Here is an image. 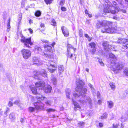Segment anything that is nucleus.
I'll return each mask as SVG.
<instances>
[{
    "label": "nucleus",
    "instance_id": "obj_1",
    "mask_svg": "<svg viewBox=\"0 0 128 128\" xmlns=\"http://www.w3.org/2000/svg\"><path fill=\"white\" fill-rule=\"evenodd\" d=\"M84 84V82L82 80H79L76 84V90L77 93L73 94L72 98L73 103L74 106V109L76 111L77 110V108L80 109V107L75 100L78 101L82 104L86 103V101L90 104L92 103V101L90 97H86V100L85 99L86 96L84 94L86 93L87 89L86 88L83 87Z\"/></svg>",
    "mask_w": 128,
    "mask_h": 128
},
{
    "label": "nucleus",
    "instance_id": "obj_2",
    "mask_svg": "<svg viewBox=\"0 0 128 128\" xmlns=\"http://www.w3.org/2000/svg\"><path fill=\"white\" fill-rule=\"evenodd\" d=\"M110 22L106 20L102 21H98L96 24V26L98 28H99L102 26L104 27L101 30V32L102 33H113L117 30V28L110 26Z\"/></svg>",
    "mask_w": 128,
    "mask_h": 128
},
{
    "label": "nucleus",
    "instance_id": "obj_3",
    "mask_svg": "<svg viewBox=\"0 0 128 128\" xmlns=\"http://www.w3.org/2000/svg\"><path fill=\"white\" fill-rule=\"evenodd\" d=\"M116 56L114 55L112 53L109 54L108 60L112 64L114 65L111 69L115 73H117L118 72V70L122 69L124 65L123 63H116Z\"/></svg>",
    "mask_w": 128,
    "mask_h": 128
},
{
    "label": "nucleus",
    "instance_id": "obj_4",
    "mask_svg": "<svg viewBox=\"0 0 128 128\" xmlns=\"http://www.w3.org/2000/svg\"><path fill=\"white\" fill-rule=\"evenodd\" d=\"M36 98L38 100V102H34V105L35 106L37 110H42L44 109V106L42 104L40 103L41 101L45 100L44 102L47 105L51 106L52 104V101L50 100H46V98L40 94H37Z\"/></svg>",
    "mask_w": 128,
    "mask_h": 128
},
{
    "label": "nucleus",
    "instance_id": "obj_5",
    "mask_svg": "<svg viewBox=\"0 0 128 128\" xmlns=\"http://www.w3.org/2000/svg\"><path fill=\"white\" fill-rule=\"evenodd\" d=\"M106 1L104 4V12L111 13L112 14H114L119 11V8L116 6L117 4L116 2H113L112 5L110 6L108 4V0Z\"/></svg>",
    "mask_w": 128,
    "mask_h": 128
},
{
    "label": "nucleus",
    "instance_id": "obj_6",
    "mask_svg": "<svg viewBox=\"0 0 128 128\" xmlns=\"http://www.w3.org/2000/svg\"><path fill=\"white\" fill-rule=\"evenodd\" d=\"M35 48V50L38 51V52L42 55L48 57L50 58H53L52 53L54 51V48Z\"/></svg>",
    "mask_w": 128,
    "mask_h": 128
},
{
    "label": "nucleus",
    "instance_id": "obj_7",
    "mask_svg": "<svg viewBox=\"0 0 128 128\" xmlns=\"http://www.w3.org/2000/svg\"><path fill=\"white\" fill-rule=\"evenodd\" d=\"M35 85L38 89L39 90H44L46 93L50 92L52 90V87L49 85L46 86L44 88L45 83L42 80L36 83Z\"/></svg>",
    "mask_w": 128,
    "mask_h": 128
},
{
    "label": "nucleus",
    "instance_id": "obj_8",
    "mask_svg": "<svg viewBox=\"0 0 128 128\" xmlns=\"http://www.w3.org/2000/svg\"><path fill=\"white\" fill-rule=\"evenodd\" d=\"M24 58L25 59H28L31 56V52L28 49L24 48L21 52Z\"/></svg>",
    "mask_w": 128,
    "mask_h": 128
},
{
    "label": "nucleus",
    "instance_id": "obj_9",
    "mask_svg": "<svg viewBox=\"0 0 128 128\" xmlns=\"http://www.w3.org/2000/svg\"><path fill=\"white\" fill-rule=\"evenodd\" d=\"M21 42L24 44V45L26 46V47H30L29 45L28 44H30V45H32L33 44L31 42V38H26L25 37H22L20 39Z\"/></svg>",
    "mask_w": 128,
    "mask_h": 128
},
{
    "label": "nucleus",
    "instance_id": "obj_10",
    "mask_svg": "<svg viewBox=\"0 0 128 128\" xmlns=\"http://www.w3.org/2000/svg\"><path fill=\"white\" fill-rule=\"evenodd\" d=\"M34 74L36 76H38L40 75H41L44 77H46L47 76L46 72L44 70H42L40 71L34 72Z\"/></svg>",
    "mask_w": 128,
    "mask_h": 128
},
{
    "label": "nucleus",
    "instance_id": "obj_11",
    "mask_svg": "<svg viewBox=\"0 0 128 128\" xmlns=\"http://www.w3.org/2000/svg\"><path fill=\"white\" fill-rule=\"evenodd\" d=\"M52 62L49 60L47 61V62H46V65L48 66H49L48 68V71L51 73H53L54 72L55 70H56L55 69L52 68L51 67V66H52V68L54 67V66L52 64Z\"/></svg>",
    "mask_w": 128,
    "mask_h": 128
},
{
    "label": "nucleus",
    "instance_id": "obj_12",
    "mask_svg": "<svg viewBox=\"0 0 128 128\" xmlns=\"http://www.w3.org/2000/svg\"><path fill=\"white\" fill-rule=\"evenodd\" d=\"M110 48H103V50L105 52H103V50H100V48H99L100 50H98V54L99 55H102L103 56H106L107 57V55H108V52H107V51H108V50Z\"/></svg>",
    "mask_w": 128,
    "mask_h": 128
},
{
    "label": "nucleus",
    "instance_id": "obj_13",
    "mask_svg": "<svg viewBox=\"0 0 128 128\" xmlns=\"http://www.w3.org/2000/svg\"><path fill=\"white\" fill-rule=\"evenodd\" d=\"M119 120L122 122L128 121V110L122 115V117Z\"/></svg>",
    "mask_w": 128,
    "mask_h": 128
},
{
    "label": "nucleus",
    "instance_id": "obj_14",
    "mask_svg": "<svg viewBox=\"0 0 128 128\" xmlns=\"http://www.w3.org/2000/svg\"><path fill=\"white\" fill-rule=\"evenodd\" d=\"M58 69L59 75L60 76L62 77L61 74L63 73L64 71V67L62 65H59L58 66Z\"/></svg>",
    "mask_w": 128,
    "mask_h": 128
},
{
    "label": "nucleus",
    "instance_id": "obj_15",
    "mask_svg": "<svg viewBox=\"0 0 128 128\" xmlns=\"http://www.w3.org/2000/svg\"><path fill=\"white\" fill-rule=\"evenodd\" d=\"M50 81L54 85H56L57 82V80L56 78L52 74L51 77L50 78Z\"/></svg>",
    "mask_w": 128,
    "mask_h": 128
},
{
    "label": "nucleus",
    "instance_id": "obj_16",
    "mask_svg": "<svg viewBox=\"0 0 128 128\" xmlns=\"http://www.w3.org/2000/svg\"><path fill=\"white\" fill-rule=\"evenodd\" d=\"M117 42L122 44L124 46V44H128V40L127 39H122L121 40H120L119 41H118Z\"/></svg>",
    "mask_w": 128,
    "mask_h": 128
},
{
    "label": "nucleus",
    "instance_id": "obj_17",
    "mask_svg": "<svg viewBox=\"0 0 128 128\" xmlns=\"http://www.w3.org/2000/svg\"><path fill=\"white\" fill-rule=\"evenodd\" d=\"M102 45L104 47L110 48L112 47V46L110 45L108 42L106 41H104L102 43Z\"/></svg>",
    "mask_w": 128,
    "mask_h": 128
},
{
    "label": "nucleus",
    "instance_id": "obj_18",
    "mask_svg": "<svg viewBox=\"0 0 128 128\" xmlns=\"http://www.w3.org/2000/svg\"><path fill=\"white\" fill-rule=\"evenodd\" d=\"M30 88L32 93L34 94H37V91L36 89L34 86H30Z\"/></svg>",
    "mask_w": 128,
    "mask_h": 128
},
{
    "label": "nucleus",
    "instance_id": "obj_19",
    "mask_svg": "<svg viewBox=\"0 0 128 128\" xmlns=\"http://www.w3.org/2000/svg\"><path fill=\"white\" fill-rule=\"evenodd\" d=\"M70 48H67V56L70 58L71 59L74 60V59L72 58L73 55L72 54L70 53Z\"/></svg>",
    "mask_w": 128,
    "mask_h": 128
},
{
    "label": "nucleus",
    "instance_id": "obj_20",
    "mask_svg": "<svg viewBox=\"0 0 128 128\" xmlns=\"http://www.w3.org/2000/svg\"><path fill=\"white\" fill-rule=\"evenodd\" d=\"M71 91L69 89L67 88L66 90V94L67 97L68 98H70V94Z\"/></svg>",
    "mask_w": 128,
    "mask_h": 128
},
{
    "label": "nucleus",
    "instance_id": "obj_21",
    "mask_svg": "<svg viewBox=\"0 0 128 128\" xmlns=\"http://www.w3.org/2000/svg\"><path fill=\"white\" fill-rule=\"evenodd\" d=\"M9 117L10 119L12 120H14L16 118L15 114L13 112L11 113L9 115Z\"/></svg>",
    "mask_w": 128,
    "mask_h": 128
},
{
    "label": "nucleus",
    "instance_id": "obj_22",
    "mask_svg": "<svg viewBox=\"0 0 128 128\" xmlns=\"http://www.w3.org/2000/svg\"><path fill=\"white\" fill-rule=\"evenodd\" d=\"M107 103L108 105V107L109 108H112L114 106L113 102L111 101H107Z\"/></svg>",
    "mask_w": 128,
    "mask_h": 128
},
{
    "label": "nucleus",
    "instance_id": "obj_23",
    "mask_svg": "<svg viewBox=\"0 0 128 128\" xmlns=\"http://www.w3.org/2000/svg\"><path fill=\"white\" fill-rule=\"evenodd\" d=\"M33 61L34 64H37L39 63V59L36 57H34L33 58Z\"/></svg>",
    "mask_w": 128,
    "mask_h": 128
},
{
    "label": "nucleus",
    "instance_id": "obj_24",
    "mask_svg": "<svg viewBox=\"0 0 128 128\" xmlns=\"http://www.w3.org/2000/svg\"><path fill=\"white\" fill-rule=\"evenodd\" d=\"M64 26H62L61 27V29L62 32V33L64 34V35L65 36H67L68 35L69 33L68 32H65L64 30Z\"/></svg>",
    "mask_w": 128,
    "mask_h": 128
},
{
    "label": "nucleus",
    "instance_id": "obj_25",
    "mask_svg": "<svg viewBox=\"0 0 128 128\" xmlns=\"http://www.w3.org/2000/svg\"><path fill=\"white\" fill-rule=\"evenodd\" d=\"M108 114L106 113H104L100 118L102 119H104L107 118Z\"/></svg>",
    "mask_w": 128,
    "mask_h": 128
},
{
    "label": "nucleus",
    "instance_id": "obj_26",
    "mask_svg": "<svg viewBox=\"0 0 128 128\" xmlns=\"http://www.w3.org/2000/svg\"><path fill=\"white\" fill-rule=\"evenodd\" d=\"M13 104H16L18 106H20L21 104V103H20V100H16L14 101V102Z\"/></svg>",
    "mask_w": 128,
    "mask_h": 128
},
{
    "label": "nucleus",
    "instance_id": "obj_27",
    "mask_svg": "<svg viewBox=\"0 0 128 128\" xmlns=\"http://www.w3.org/2000/svg\"><path fill=\"white\" fill-rule=\"evenodd\" d=\"M88 86L91 89L92 92L94 93H95V90L93 87V86L90 84H88Z\"/></svg>",
    "mask_w": 128,
    "mask_h": 128
},
{
    "label": "nucleus",
    "instance_id": "obj_28",
    "mask_svg": "<svg viewBox=\"0 0 128 128\" xmlns=\"http://www.w3.org/2000/svg\"><path fill=\"white\" fill-rule=\"evenodd\" d=\"M123 72L125 75L128 76V68H126L124 69V70Z\"/></svg>",
    "mask_w": 128,
    "mask_h": 128
},
{
    "label": "nucleus",
    "instance_id": "obj_29",
    "mask_svg": "<svg viewBox=\"0 0 128 128\" xmlns=\"http://www.w3.org/2000/svg\"><path fill=\"white\" fill-rule=\"evenodd\" d=\"M55 110L50 108L47 109L46 110V111L47 112H53Z\"/></svg>",
    "mask_w": 128,
    "mask_h": 128
},
{
    "label": "nucleus",
    "instance_id": "obj_30",
    "mask_svg": "<svg viewBox=\"0 0 128 128\" xmlns=\"http://www.w3.org/2000/svg\"><path fill=\"white\" fill-rule=\"evenodd\" d=\"M41 14V13L40 11H37L35 12V14L36 16L38 17L40 16Z\"/></svg>",
    "mask_w": 128,
    "mask_h": 128
},
{
    "label": "nucleus",
    "instance_id": "obj_31",
    "mask_svg": "<svg viewBox=\"0 0 128 128\" xmlns=\"http://www.w3.org/2000/svg\"><path fill=\"white\" fill-rule=\"evenodd\" d=\"M28 109L29 111L30 112H34L35 110V108H34L32 107H29Z\"/></svg>",
    "mask_w": 128,
    "mask_h": 128
},
{
    "label": "nucleus",
    "instance_id": "obj_32",
    "mask_svg": "<svg viewBox=\"0 0 128 128\" xmlns=\"http://www.w3.org/2000/svg\"><path fill=\"white\" fill-rule=\"evenodd\" d=\"M44 1L46 4H48L52 3L53 0H44Z\"/></svg>",
    "mask_w": 128,
    "mask_h": 128
},
{
    "label": "nucleus",
    "instance_id": "obj_33",
    "mask_svg": "<svg viewBox=\"0 0 128 128\" xmlns=\"http://www.w3.org/2000/svg\"><path fill=\"white\" fill-rule=\"evenodd\" d=\"M89 45L91 46V47L92 48H94L96 46L95 43L94 42H92L90 43Z\"/></svg>",
    "mask_w": 128,
    "mask_h": 128
},
{
    "label": "nucleus",
    "instance_id": "obj_34",
    "mask_svg": "<svg viewBox=\"0 0 128 128\" xmlns=\"http://www.w3.org/2000/svg\"><path fill=\"white\" fill-rule=\"evenodd\" d=\"M110 85L112 89H113L115 88V86L114 83H110Z\"/></svg>",
    "mask_w": 128,
    "mask_h": 128
},
{
    "label": "nucleus",
    "instance_id": "obj_35",
    "mask_svg": "<svg viewBox=\"0 0 128 128\" xmlns=\"http://www.w3.org/2000/svg\"><path fill=\"white\" fill-rule=\"evenodd\" d=\"M85 124V123L84 122H80L78 123V125L80 127H81L83 126Z\"/></svg>",
    "mask_w": 128,
    "mask_h": 128
},
{
    "label": "nucleus",
    "instance_id": "obj_36",
    "mask_svg": "<svg viewBox=\"0 0 128 128\" xmlns=\"http://www.w3.org/2000/svg\"><path fill=\"white\" fill-rule=\"evenodd\" d=\"M55 42H54L52 44H48L46 45L45 47H50L51 48H52V47H53L54 45H55Z\"/></svg>",
    "mask_w": 128,
    "mask_h": 128
},
{
    "label": "nucleus",
    "instance_id": "obj_37",
    "mask_svg": "<svg viewBox=\"0 0 128 128\" xmlns=\"http://www.w3.org/2000/svg\"><path fill=\"white\" fill-rule=\"evenodd\" d=\"M10 111V110L9 109V108H6V111L4 112V114L5 115H6V116H7V114Z\"/></svg>",
    "mask_w": 128,
    "mask_h": 128
},
{
    "label": "nucleus",
    "instance_id": "obj_38",
    "mask_svg": "<svg viewBox=\"0 0 128 128\" xmlns=\"http://www.w3.org/2000/svg\"><path fill=\"white\" fill-rule=\"evenodd\" d=\"M96 48H92V50H90V52L92 54H94L96 52Z\"/></svg>",
    "mask_w": 128,
    "mask_h": 128
},
{
    "label": "nucleus",
    "instance_id": "obj_39",
    "mask_svg": "<svg viewBox=\"0 0 128 128\" xmlns=\"http://www.w3.org/2000/svg\"><path fill=\"white\" fill-rule=\"evenodd\" d=\"M51 24L54 26H56V22H55V20L54 19H53L52 20V22L51 23Z\"/></svg>",
    "mask_w": 128,
    "mask_h": 128
},
{
    "label": "nucleus",
    "instance_id": "obj_40",
    "mask_svg": "<svg viewBox=\"0 0 128 128\" xmlns=\"http://www.w3.org/2000/svg\"><path fill=\"white\" fill-rule=\"evenodd\" d=\"M98 62L102 66H104V64L102 61V60L101 59H99L98 60Z\"/></svg>",
    "mask_w": 128,
    "mask_h": 128
},
{
    "label": "nucleus",
    "instance_id": "obj_41",
    "mask_svg": "<svg viewBox=\"0 0 128 128\" xmlns=\"http://www.w3.org/2000/svg\"><path fill=\"white\" fill-rule=\"evenodd\" d=\"M64 3V0H60V4L61 6H62Z\"/></svg>",
    "mask_w": 128,
    "mask_h": 128
},
{
    "label": "nucleus",
    "instance_id": "obj_42",
    "mask_svg": "<svg viewBox=\"0 0 128 128\" xmlns=\"http://www.w3.org/2000/svg\"><path fill=\"white\" fill-rule=\"evenodd\" d=\"M13 103L11 101H10L8 103V105L9 106H13Z\"/></svg>",
    "mask_w": 128,
    "mask_h": 128
},
{
    "label": "nucleus",
    "instance_id": "obj_43",
    "mask_svg": "<svg viewBox=\"0 0 128 128\" xmlns=\"http://www.w3.org/2000/svg\"><path fill=\"white\" fill-rule=\"evenodd\" d=\"M61 9V10L63 11H65L66 10V8L64 7H62Z\"/></svg>",
    "mask_w": 128,
    "mask_h": 128
},
{
    "label": "nucleus",
    "instance_id": "obj_44",
    "mask_svg": "<svg viewBox=\"0 0 128 128\" xmlns=\"http://www.w3.org/2000/svg\"><path fill=\"white\" fill-rule=\"evenodd\" d=\"M10 24H7V29H8V32L9 31V30H8V29H10Z\"/></svg>",
    "mask_w": 128,
    "mask_h": 128
},
{
    "label": "nucleus",
    "instance_id": "obj_45",
    "mask_svg": "<svg viewBox=\"0 0 128 128\" xmlns=\"http://www.w3.org/2000/svg\"><path fill=\"white\" fill-rule=\"evenodd\" d=\"M103 125L102 123H99L98 126L100 128L102 127L103 126Z\"/></svg>",
    "mask_w": 128,
    "mask_h": 128
},
{
    "label": "nucleus",
    "instance_id": "obj_46",
    "mask_svg": "<svg viewBox=\"0 0 128 128\" xmlns=\"http://www.w3.org/2000/svg\"><path fill=\"white\" fill-rule=\"evenodd\" d=\"M118 125L116 124L114 125V124H113V128H118Z\"/></svg>",
    "mask_w": 128,
    "mask_h": 128
},
{
    "label": "nucleus",
    "instance_id": "obj_47",
    "mask_svg": "<svg viewBox=\"0 0 128 128\" xmlns=\"http://www.w3.org/2000/svg\"><path fill=\"white\" fill-rule=\"evenodd\" d=\"M100 94L99 92L98 91L97 92V96L98 98H99L100 97Z\"/></svg>",
    "mask_w": 128,
    "mask_h": 128
},
{
    "label": "nucleus",
    "instance_id": "obj_48",
    "mask_svg": "<svg viewBox=\"0 0 128 128\" xmlns=\"http://www.w3.org/2000/svg\"><path fill=\"white\" fill-rule=\"evenodd\" d=\"M20 121L22 123H23L24 122V120L23 118H21L20 120Z\"/></svg>",
    "mask_w": 128,
    "mask_h": 128
},
{
    "label": "nucleus",
    "instance_id": "obj_49",
    "mask_svg": "<svg viewBox=\"0 0 128 128\" xmlns=\"http://www.w3.org/2000/svg\"><path fill=\"white\" fill-rule=\"evenodd\" d=\"M67 47L68 48H70L72 47V46L69 44H68L67 45Z\"/></svg>",
    "mask_w": 128,
    "mask_h": 128
},
{
    "label": "nucleus",
    "instance_id": "obj_50",
    "mask_svg": "<svg viewBox=\"0 0 128 128\" xmlns=\"http://www.w3.org/2000/svg\"><path fill=\"white\" fill-rule=\"evenodd\" d=\"M84 36L86 38H89V36H88V34H84Z\"/></svg>",
    "mask_w": 128,
    "mask_h": 128
},
{
    "label": "nucleus",
    "instance_id": "obj_51",
    "mask_svg": "<svg viewBox=\"0 0 128 128\" xmlns=\"http://www.w3.org/2000/svg\"><path fill=\"white\" fill-rule=\"evenodd\" d=\"M24 87V86L23 85H21L20 86V88L22 90H23Z\"/></svg>",
    "mask_w": 128,
    "mask_h": 128
},
{
    "label": "nucleus",
    "instance_id": "obj_52",
    "mask_svg": "<svg viewBox=\"0 0 128 128\" xmlns=\"http://www.w3.org/2000/svg\"><path fill=\"white\" fill-rule=\"evenodd\" d=\"M102 103V101L100 100H98V104H100Z\"/></svg>",
    "mask_w": 128,
    "mask_h": 128
},
{
    "label": "nucleus",
    "instance_id": "obj_53",
    "mask_svg": "<svg viewBox=\"0 0 128 128\" xmlns=\"http://www.w3.org/2000/svg\"><path fill=\"white\" fill-rule=\"evenodd\" d=\"M28 30L30 33L32 34V33L33 30L31 29L30 28L28 29Z\"/></svg>",
    "mask_w": 128,
    "mask_h": 128
},
{
    "label": "nucleus",
    "instance_id": "obj_54",
    "mask_svg": "<svg viewBox=\"0 0 128 128\" xmlns=\"http://www.w3.org/2000/svg\"><path fill=\"white\" fill-rule=\"evenodd\" d=\"M40 26L41 27H44V24L41 23L40 24Z\"/></svg>",
    "mask_w": 128,
    "mask_h": 128
},
{
    "label": "nucleus",
    "instance_id": "obj_55",
    "mask_svg": "<svg viewBox=\"0 0 128 128\" xmlns=\"http://www.w3.org/2000/svg\"><path fill=\"white\" fill-rule=\"evenodd\" d=\"M80 3L81 4H82L83 3H84V0H80Z\"/></svg>",
    "mask_w": 128,
    "mask_h": 128
},
{
    "label": "nucleus",
    "instance_id": "obj_56",
    "mask_svg": "<svg viewBox=\"0 0 128 128\" xmlns=\"http://www.w3.org/2000/svg\"><path fill=\"white\" fill-rule=\"evenodd\" d=\"M124 47H126V48H128V44H124Z\"/></svg>",
    "mask_w": 128,
    "mask_h": 128
},
{
    "label": "nucleus",
    "instance_id": "obj_57",
    "mask_svg": "<svg viewBox=\"0 0 128 128\" xmlns=\"http://www.w3.org/2000/svg\"><path fill=\"white\" fill-rule=\"evenodd\" d=\"M83 35V34L82 32H80V37H82Z\"/></svg>",
    "mask_w": 128,
    "mask_h": 128
},
{
    "label": "nucleus",
    "instance_id": "obj_58",
    "mask_svg": "<svg viewBox=\"0 0 128 128\" xmlns=\"http://www.w3.org/2000/svg\"><path fill=\"white\" fill-rule=\"evenodd\" d=\"M10 18L8 20V23L7 24H10Z\"/></svg>",
    "mask_w": 128,
    "mask_h": 128
},
{
    "label": "nucleus",
    "instance_id": "obj_59",
    "mask_svg": "<svg viewBox=\"0 0 128 128\" xmlns=\"http://www.w3.org/2000/svg\"><path fill=\"white\" fill-rule=\"evenodd\" d=\"M85 12L86 14H88V11L87 10H85Z\"/></svg>",
    "mask_w": 128,
    "mask_h": 128
},
{
    "label": "nucleus",
    "instance_id": "obj_60",
    "mask_svg": "<svg viewBox=\"0 0 128 128\" xmlns=\"http://www.w3.org/2000/svg\"><path fill=\"white\" fill-rule=\"evenodd\" d=\"M29 23L30 24H31V23H32V20H31V19H30L29 20Z\"/></svg>",
    "mask_w": 128,
    "mask_h": 128
},
{
    "label": "nucleus",
    "instance_id": "obj_61",
    "mask_svg": "<svg viewBox=\"0 0 128 128\" xmlns=\"http://www.w3.org/2000/svg\"><path fill=\"white\" fill-rule=\"evenodd\" d=\"M122 11L123 13H126V11L125 10H122Z\"/></svg>",
    "mask_w": 128,
    "mask_h": 128
},
{
    "label": "nucleus",
    "instance_id": "obj_62",
    "mask_svg": "<svg viewBox=\"0 0 128 128\" xmlns=\"http://www.w3.org/2000/svg\"><path fill=\"white\" fill-rule=\"evenodd\" d=\"M86 70L88 72L89 71V69L88 68H86Z\"/></svg>",
    "mask_w": 128,
    "mask_h": 128
},
{
    "label": "nucleus",
    "instance_id": "obj_63",
    "mask_svg": "<svg viewBox=\"0 0 128 128\" xmlns=\"http://www.w3.org/2000/svg\"><path fill=\"white\" fill-rule=\"evenodd\" d=\"M43 42H45V43H48V41L47 40H44L42 41Z\"/></svg>",
    "mask_w": 128,
    "mask_h": 128
},
{
    "label": "nucleus",
    "instance_id": "obj_64",
    "mask_svg": "<svg viewBox=\"0 0 128 128\" xmlns=\"http://www.w3.org/2000/svg\"><path fill=\"white\" fill-rule=\"evenodd\" d=\"M124 126H123V125L122 124H121V126L120 127V128H124Z\"/></svg>",
    "mask_w": 128,
    "mask_h": 128
}]
</instances>
